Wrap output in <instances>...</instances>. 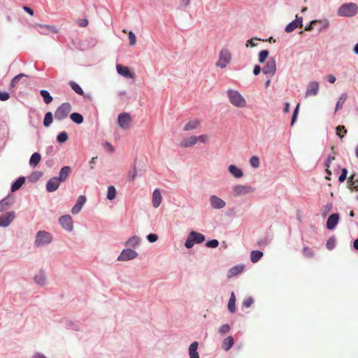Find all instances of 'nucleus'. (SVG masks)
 <instances>
[{
    "mask_svg": "<svg viewBox=\"0 0 358 358\" xmlns=\"http://www.w3.org/2000/svg\"><path fill=\"white\" fill-rule=\"evenodd\" d=\"M347 174H348V170L346 169H345V168L343 169L341 174V176L338 178V181L340 182H344L345 180V179H346V178H347Z\"/></svg>",
    "mask_w": 358,
    "mask_h": 358,
    "instance_id": "obj_52",
    "label": "nucleus"
},
{
    "mask_svg": "<svg viewBox=\"0 0 358 358\" xmlns=\"http://www.w3.org/2000/svg\"><path fill=\"white\" fill-rule=\"evenodd\" d=\"M137 252L131 249H124L117 257L118 261L125 262L133 259L137 257Z\"/></svg>",
    "mask_w": 358,
    "mask_h": 358,
    "instance_id": "obj_10",
    "label": "nucleus"
},
{
    "mask_svg": "<svg viewBox=\"0 0 358 358\" xmlns=\"http://www.w3.org/2000/svg\"><path fill=\"white\" fill-rule=\"evenodd\" d=\"M24 182H25L24 178L21 177V178H18L12 185V186H11V191L13 192H15L17 189H19L22 187V185L24 183Z\"/></svg>",
    "mask_w": 358,
    "mask_h": 358,
    "instance_id": "obj_34",
    "label": "nucleus"
},
{
    "mask_svg": "<svg viewBox=\"0 0 358 358\" xmlns=\"http://www.w3.org/2000/svg\"><path fill=\"white\" fill-rule=\"evenodd\" d=\"M70 86L71 87L72 90L76 92L79 95H83L84 92L83 89L78 85L76 83L73 81L70 82Z\"/></svg>",
    "mask_w": 358,
    "mask_h": 358,
    "instance_id": "obj_41",
    "label": "nucleus"
},
{
    "mask_svg": "<svg viewBox=\"0 0 358 358\" xmlns=\"http://www.w3.org/2000/svg\"><path fill=\"white\" fill-rule=\"evenodd\" d=\"M197 141H200L201 143H206L208 140V136L206 134L200 135L196 136Z\"/></svg>",
    "mask_w": 358,
    "mask_h": 358,
    "instance_id": "obj_59",
    "label": "nucleus"
},
{
    "mask_svg": "<svg viewBox=\"0 0 358 358\" xmlns=\"http://www.w3.org/2000/svg\"><path fill=\"white\" fill-rule=\"evenodd\" d=\"M11 205V201L10 199L6 198L4 199H2L0 201V212H3L6 210H8Z\"/></svg>",
    "mask_w": 358,
    "mask_h": 358,
    "instance_id": "obj_35",
    "label": "nucleus"
},
{
    "mask_svg": "<svg viewBox=\"0 0 358 358\" xmlns=\"http://www.w3.org/2000/svg\"><path fill=\"white\" fill-rule=\"evenodd\" d=\"M253 303H254L253 299L251 297H248L243 301V305L245 308H250L252 305Z\"/></svg>",
    "mask_w": 358,
    "mask_h": 358,
    "instance_id": "obj_55",
    "label": "nucleus"
},
{
    "mask_svg": "<svg viewBox=\"0 0 358 358\" xmlns=\"http://www.w3.org/2000/svg\"><path fill=\"white\" fill-rule=\"evenodd\" d=\"M60 182L61 181L57 177L50 179L46 184L47 191L49 192H52L57 189Z\"/></svg>",
    "mask_w": 358,
    "mask_h": 358,
    "instance_id": "obj_18",
    "label": "nucleus"
},
{
    "mask_svg": "<svg viewBox=\"0 0 358 358\" xmlns=\"http://www.w3.org/2000/svg\"><path fill=\"white\" fill-rule=\"evenodd\" d=\"M250 165L254 168H258L260 165L259 159L258 157L253 156L250 159Z\"/></svg>",
    "mask_w": 358,
    "mask_h": 358,
    "instance_id": "obj_46",
    "label": "nucleus"
},
{
    "mask_svg": "<svg viewBox=\"0 0 358 358\" xmlns=\"http://www.w3.org/2000/svg\"><path fill=\"white\" fill-rule=\"evenodd\" d=\"M229 171L232 176H234L236 178H240L243 176V173L241 171V169H240L236 165L234 164H231L229 166Z\"/></svg>",
    "mask_w": 358,
    "mask_h": 358,
    "instance_id": "obj_24",
    "label": "nucleus"
},
{
    "mask_svg": "<svg viewBox=\"0 0 358 358\" xmlns=\"http://www.w3.org/2000/svg\"><path fill=\"white\" fill-rule=\"evenodd\" d=\"M52 122V114L51 112H48L45 115L43 120V124L45 127H49Z\"/></svg>",
    "mask_w": 358,
    "mask_h": 358,
    "instance_id": "obj_42",
    "label": "nucleus"
},
{
    "mask_svg": "<svg viewBox=\"0 0 358 358\" xmlns=\"http://www.w3.org/2000/svg\"><path fill=\"white\" fill-rule=\"evenodd\" d=\"M116 69L117 73L124 76V78H133L134 76V74L130 71L129 69L127 66H124L121 64H117Z\"/></svg>",
    "mask_w": 358,
    "mask_h": 358,
    "instance_id": "obj_17",
    "label": "nucleus"
},
{
    "mask_svg": "<svg viewBox=\"0 0 358 358\" xmlns=\"http://www.w3.org/2000/svg\"><path fill=\"white\" fill-rule=\"evenodd\" d=\"M254 40L259 41L260 39L257 38H252L247 41V42L245 43V46L247 48H248V47H252V48L255 47L257 44L254 42Z\"/></svg>",
    "mask_w": 358,
    "mask_h": 358,
    "instance_id": "obj_54",
    "label": "nucleus"
},
{
    "mask_svg": "<svg viewBox=\"0 0 358 358\" xmlns=\"http://www.w3.org/2000/svg\"><path fill=\"white\" fill-rule=\"evenodd\" d=\"M335 159V157L329 156L325 161V166L329 168L331 162Z\"/></svg>",
    "mask_w": 358,
    "mask_h": 358,
    "instance_id": "obj_63",
    "label": "nucleus"
},
{
    "mask_svg": "<svg viewBox=\"0 0 358 358\" xmlns=\"http://www.w3.org/2000/svg\"><path fill=\"white\" fill-rule=\"evenodd\" d=\"M200 124V122L196 120H191L187 122L183 128L184 131H190L196 129Z\"/></svg>",
    "mask_w": 358,
    "mask_h": 358,
    "instance_id": "obj_26",
    "label": "nucleus"
},
{
    "mask_svg": "<svg viewBox=\"0 0 358 358\" xmlns=\"http://www.w3.org/2000/svg\"><path fill=\"white\" fill-rule=\"evenodd\" d=\"M117 194L116 189L114 186H110L108 187L107 199L108 200H113L115 198Z\"/></svg>",
    "mask_w": 358,
    "mask_h": 358,
    "instance_id": "obj_40",
    "label": "nucleus"
},
{
    "mask_svg": "<svg viewBox=\"0 0 358 358\" xmlns=\"http://www.w3.org/2000/svg\"><path fill=\"white\" fill-rule=\"evenodd\" d=\"M231 329V327L229 324H223L219 328V333L221 335H224L228 333Z\"/></svg>",
    "mask_w": 358,
    "mask_h": 358,
    "instance_id": "obj_49",
    "label": "nucleus"
},
{
    "mask_svg": "<svg viewBox=\"0 0 358 358\" xmlns=\"http://www.w3.org/2000/svg\"><path fill=\"white\" fill-rule=\"evenodd\" d=\"M71 171V169L69 166H64L59 172V177L57 178L61 182L66 180Z\"/></svg>",
    "mask_w": 358,
    "mask_h": 358,
    "instance_id": "obj_22",
    "label": "nucleus"
},
{
    "mask_svg": "<svg viewBox=\"0 0 358 358\" xmlns=\"http://www.w3.org/2000/svg\"><path fill=\"white\" fill-rule=\"evenodd\" d=\"M71 120L77 124H81L83 122V117L78 113H73L70 115Z\"/></svg>",
    "mask_w": 358,
    "mask_h": 358,
    "instance_id": "obj_39",
    "label": "nucleus"
},
{
    "mask_svg": "<svg viewBox=\"0 0 358 358\" xmlns=\"http://www.w3.org/2000/svg\"><path fill=\"white\" fill-rule=\"evenodd\" d=\"M218 245H219V242L216 239L209 241L206 243V247L212 248H215L217 247Z\"/></svg>",
    "mask_w": 358,
    "mask_h": 358,
    "instance_id": "obj_51",
    "label": "nucleus"
},
{
    "mask_svg": "<svg viewBox=\"0 0 358 358\" xmlns=\"http://www.w3.org/2000/svg\"><path fill=\"white\" fill-rule=\"evenodd\" d=\"M78 24L80 27H85L88 25V20L87 19H80L77 22Z\"/></svg>",
    "mask_w": 358,
    "mask_h": 358,
    "instance_id": "obj_57",
    "label": "nucleus"
},
{
    "mask_svg": "<svg viewBox=\"0 0 358 358\" xmlns=\"http://www.w3.org/2000/svg\"><path fill=\"white\" fill-rule=\"evenodd\" d=\"M244 269V266L243 265H237V266H235L234 267H232L231 268L229 269V272H228V276L229 278H231L233 276H236L238 274L241 273Z\"/></svg>",
    "mask_w": 358,
    "mask_h": 358,
    "instance_id": "obj_28",
    "label": "nucleus"
},
{
    "mask_svg": "<svg viewBox=\"0 0 358 358\" xmlns=\"http://www.w3.org/2000/svg\"><path fill=\"white\" fill-rule=\"evenodd\" d=\"M10 98V95L8 92H0V100L1 101H7Z\"/></svg>",
    "mask_w": 358,
    "mask_h": 358,
    "instance_id": "obj_58",
    "label": "nucleus"
},
{
    "mask_svg": "<svg viewBox=\"0 0 358 358\" xmlns=\"http://www.w3.org/2000/svg\"><path fill=\"white\" fill-rule=\"evenodd\" d=\"M103 146L110 153L113 152L115 150L113 146L108 142H105Z\"/></svg>",
    "mask_w": 358,
    "mask_h": 358,
    "instance_id": "obj_56",
    "label": "nucleus"
},
{
    "mask_svg": "<svg viewBox=\"0 0 358 358\" xmlns=\"http://www.w3.org/2000/svg\"><path fill=\"white\" fill-rule=\"evenodd\" d=\"M264 74L266 75L268 78L273 76L276 71V62L273 57H271L266 62V64L262 69Z\"/></svg>",
    "mask_w": 358,
    "mask_h": 358,
    "instance_id": "obj_6",
    "label": "nucleus"
},
{
    "mask_svg": "<svg viewBox=\"0 0 358 358\" xmlns=\"http://www.w3.org/2000/svg\"><path fill=\"white\" fill-rule=\"evenodd\" d=\"M317 22H319V21H317V20H313V21L310 23V24L307 25V26L305 27V31H310L313 30V24H316V23H317Z\"/></svg>",
    "mask_w": 358,
    "mask_h": 358,
    "instance_id": "obj_62",
    "label": "nucleus"
},
{
    "mask_svg": "<svg viewBox=\"0 0 358 358\" xmlns=\"http://www.w3.org/2000/svg\"><path fill=\"white\" fill-rule=\"evenodd\" d=\"M348 182L350 188L358 191V179L355 178V174L350 177Z\"/></svg>",
    "mask_w": 358,
    "mask_h": 358,
    "instance_id": "obj_37",
    "label": "nucleus"
},
{
    "mask_svg": "<svg viewBox=\"0 0 358 358\" xmlns=\"http://www.w3.org/2000/svg\"><path fill=\"white\" fill-rule=\"evenodd\" d=\"M131 122L132 117L131 115L128 113H122L118 115V125L124 130H127L130 128Z\"/></svg>",
    "mask_w": 358,
    "mask_h": 358,
    "instance_id": "obj_5",
    "label": "nucleus"
},
{
    "mask_svg": "<svg viewBox=\"0 0 358 358\" xmlns=\"http://www.w3.org/2000/svg\"><path fill=\"white\" fill-rule=\"evenodd\" d=\"M162 196L159 189H155L152 193V203L155 208H158L161 204Z\"/></svg>",
    "mask_w": 358,
    "mask_h": 358,
    "instance_id": "obj_19",
    "label": "nucleus"
},
{
    "mask_svg": "<svg viewBox=\"0 0 358 358\" xmlns=\"http://www.w3.org/2000/svg\"><path fill=\"white\" fill-rule=\"evenodd\" d=\"M189 234L194 243H201L205 241V236L201 233L192 231Z\"/></svg>",
    "mask_w": 358,
    "mask_h": 358,
    "instance_id": "obj_23",
    "label": "nucleus"
},
{
    "mask_svg": "<svg viewBox=\"0 0 358 358\" xmlns=\"http://www.w3.org/2000/svg\"><path fill=\"white\" fill-rule=\"evenodd\" d=\"M40 94L46 104H49L52 101V97L47 90H41Z\"/></svg>",
    "mask_w": 358,
    "mask_h": 358,
    "instance_id": "obj_36",
    "label": "nucleus"
},
{
    "mask_svg": "<svg viewBox=\"0 0 358 358\" xmlns=\"http://www.w3.org/2000/svg\"><path fill=\"white\" fill-rule=\"evenodd\" d=\"M86 197L85 196H80L78 198V200L74 205V206L71 209V213L73 215L78 214L82 209L83 206H84L85 203L86 202Z\"/></svg>",
    "mask_w": 358,
    "mask_h": 358,
    "instance_id": "obj_15",
    "label": "nucleus"
},
{
    "mask_svg": "<svg viewBox=\"0 0 358 358\" xmlns=\"http://www.w3.org/2000/svg\"><path fill=\"white\" fill-rule=\"evenodd\" d=\"M52 241V236L50 233H48L45 231H40L38 232L35 243L37 245H42L45 244H48Z\"/></svg>",
    "mask_w": 358,
    "mask_h": 358,
    "instance_id": "obj_7",
    "label": "nucleus"
},
{
    "mask_svg": "<svg viewBox=\"0 0 358 358\" xmlns=\"http://www.w3.org/2000/svg\"><path fill=\"white\" fill-rule=\"evenodd\" d=\"M303 255L306 257H312L314 256V252L310 248L304 247L303 249Z\"/></svg>",
    "mask_w": 358,
    "mask_h": 358,
    "instance_id": "obj_47",
    "label": "nucleus"
},
{
    "mask_svg": "<svg viewBox=\"0 0 358 358\" xmlns=\"http://www.w3.org/2000/svg\"><path fill=\"white\" fill-rule=\"evenodd\" d=\"M227 306L230 313H234L236 312V296L234 292L231 294Z\"/></svg>",
    "mask_w": 358,
    "mask_h": 358,
    "instance_id": "obj_29",
    "label": "nucleus"
},
{
    "mask_svg": "<svg viewBox=\"0 0 358 358\" xmlns=\"http://www.w3.org/2000/svg\"><path fill=\"white\" fill-rule=\"evenodd\" d=\"M68 139V134L66 132H61L57 136V140L59 143H64Z\"/></svg>",
    "mask_w": 358,
    "mask_h": 358,
    "instance_id": "obj_45",
    "label": "nucleus"
},
{
    "mask_svg": "<svg viewBox=\"0 0 358 358\" xmlns=\"http://www.w3.org/2000/svg\"><path fill=\"white\" fill-rule=\"evenodd\" d=\"M15 212L10 211L0 215V227H8L15 219Z\"/></svg>",
    "mask_w": 358,
    "mask_h": 358,
    "instance_id": "obj_11",
    "label": "nucleus"
},
{
    "mask_svg": "<svg viewBox=\"0 0 358 358\" xmlns=\"http://www.w3.org/2000/svg\"><path fill=\"white\" fill-rule=\"evenodd\" d=\"M27 75L24 74V73H20L18 74L17 76H15L13 80H11V83H10V86L12 87H15L19 83V81L20 80V79L23 77H26Z\"/></svg>",
    "mask_w": 358,
    "mask_h": 358,
    "instance_id": "obj_43",
    "label": "nucleus"
},
{
    "mask_svg": "<svg viewBox=\"0 0 358 358\" xmlns=\"http://www.w3.org/2000/svg\"><path fill=\"white\" fill-rule=\"evenodd\" d=\"M128 38L130 45L133 46L136 43V38L133 31H130L128 32Z\"/></svg>",
    "mask_w": 358,
    "mask_h": 358,
    "instance_id": "obj_50",
    "label": "nucleus"
},
{
    "mask_svg": "<svg viewBox=\"0 0 358 358\" xmlns=\"http://www.w3.org/2000/svg\"><path fill=\"white\" fill-rule=\"evenodd\" d=\"M253 191L254 189L250 186L238 185L233 187L232 194L234 196H238L242 194H246L252 192Z\"/></svg>",
    "mask_w": 358,
    "mask_h": 358,
    "instance_id": "obj_9",
    "label": "nucleus"
},
{
    "mask_svg": "<svg viewBox=\"0 0 358 358\" xmlns=\"http://www.w3.org/2000/svg\"><path fill=\"white\" fill-rule=\"evenodd\" d=\"M263 256V252L259 250H252L250 253V260L252 263L257 262Z\"/></svg>",
    "mask_w": 358,
    "mask_h": 358,
    "instance_id": "obj_30",
    "label": "nucleus"
},
{
    "mask_svg": "<svg viewBox=\"0 0 358 358\" xmlns=\"http://www.w3.org/2000/svg\"><path fill=\"white\" fill-rule=\"evenodd\" d=\"M59 222L64 229L71 231L73 229V218L69 215H62L59 219Z\"/></svg>",
    "mask_w": 358,
    "mask_h": 358,
    "instance_id": "obj_8",
    "label": "nucleus"
},
{
    "mask_svg": "<svg viewBox=\"0 0 358 358\" xmlns=\"http://www.w3.org/2000/svg\"><path fill=\"white\" fill-rule=\"evenodd\" d=\"M269 55V52L266 50H264L259 53V62L264 63Z\"/></svg>",
    "mask_w": 358,
    "mask_h": 358,
    "instance_id": "obj_44",
    "label": "nucleus"
},
{
    "mask_svg": "<svg viewBox=\"0 0 358 358\" xmlns=\"http://www.w3.org/2000/svg\"><path fill=\"white\" fill-rule=\"evenodd\" d=\"M303 26V17H299L296 15V19L289 23L285 27V31L287 33H290L294 31L298 27H301Z\"/></svg>",
    "mask_w": 358,
    "mask_h": 358,
    "instance_id": "obj_12",
    "label": "nucleus"
},
{
    "mask_svg": "<svg viewBox=\"0 0 358 358\" xmlns=\"http://www.w3.org/2000/svg\"><path fill=\"white\" fill-rule=\"evenodd\" d=\"M36 26L40 29L39 32L41 34H47V31H51L55 34L58 32L57 28L52 25L37 24Z\"/></svg>",
    "mask_w": 358,
    "mask_h": 358,
    "instance_id": "obj_16",
    "label": "nucleus"
},
{
    "mask_svg": "<svg viewBox=\"0 0 358 358\" xmlns=\"http://www.w3.org/2000/svg\"><path fill=\"white\" fill-rule=\"evenodd\" d=\"M231 60V54L227 48H222L219 54V59L216 62V66L221 69L225 68Z\"/></svg>",
    "mask_w": 358,
    "mask_h": 358,
    "instance_id": "obj_3",
    "label": "nucleus"
},
{
    "mask_svg": "<svg viewBox=\"0 0 358 358\" xmlns=\"http://www.w3.org/2000/svg\"><path fill=\"white\" fill-rule=\"evenodd\" d=\"M319 91V83L315 81L310 82L306 92V96H315Z\"/></svg>",
    "mask_w": 358,
    "mask_h": 358,
    "instance_id": "obj_14",
    "label": "nucleus"
},
{
    "mask_svg": "<svg viewBox=\"0 0 358 358\" xmlns=\"http://www.w3.org/2000/svg\"><path fill=\"white\" fill-rule=\"evenodd\" d=\"M339 215L337 213L331 215L327 221V228L328 229H333L338 224Z\"/></svg>",
    "mask_w": 358,
    "mask_h": 358,
    "instance_id": "obj_20",
    "label": "nucleus"
},
{
    "mask_svg": "<svg viewBox=\"0 0 358 358\" xmlns=\"http://www.w3.org/2000/svg\"><path fill=\"white\" fill-rule=\"evenodd\" d=\"M210 203L211 206L215 209H221L226 206L225 201L215 195L210 196Z\"/></svg>",
    "mask_w": 358,
    "mask_h": 358,
    "instance_id": "obj_13",
    "label": "nucleus"
},
{
    "mask_svg": "<svg viewBox=\"0 0 358 358\" xmlns=\"http://www.w3.org/2000/svg\"><path fill=\"white\" fill-rule=\"evenodd\" d=\"M234 338L231 336L225 338L222 343V348L225 350L228 351L234 345Z\"/></svg>",
    "mask_w": 358,
    "mask_h": 358,
    "instance_id": "obj_27",
    "label": "nucleus"
},
{
    "mask_svg": "<svg viewBox=\"0 0 358 358\" xmlns=\"http://www.w3.org/2000/svg\"><path fill=\"white\" fill-rule=\"evenodd\" d=\"M139 243L140 238L136 236H134L126 242V245L129 247H135L138 245Z\"/></svg>",
    "mask_w": 358,
    "mask_h": 358,
    "instance_id": "obj_38",
    "label": "nucleus"
},
{
    "mask_svg": "<svg viewBox=\"0 0 358 358\" xmlns=\"http://www.w3.org/2000/svg\"><path fill=\"white\" fill-rule=\"evenodd\" d=\"M357 10L358 7L356 3H344L338 8L337 14L341 17H352L356 15Z\"/></svg>",
    "mask_w": 358,
    "mask_h": 358,
    "instance_id": "obj_2",
    "label": "nucleus"
},
{
    "mask_svg": "<svg viewBox=\"0 0 358 358\" xmlns=\"http://www.w3.org/2000/svg\"><path fill=\"white\" fill-rule=\"evenodd\" d=\"M227 94L229 98V102L234 106L241 108L246 106V100L238 91L229 89L227 91Z\"/></svg>",
    "mask_w": 358,
    "mask_h": 358,
    "instance_id": "obj_1",
    "label": "nucleus"
},
{
    "mask_svg": "<svg viewBox=\"0 0 358 358\" xmlns=\"http://www.w3.org/2000/svg\"><path fill=\"white\" fill-rule=\"evenodd\" d=\"M261 70H262L261 67L259 65H256L254 68L253 73L255 76H257L260 73Z\"/></svg>",
    "mask_w": 358,
    "mask_h": 358,
    "instance_id": "obj_64",
    "label": "nucleus"
},
{
    "mask_svg": "<svg viewBox=\"0 0 358 358\" xmlns=\"http://www.w3.org/2000/svg\"><path fill=\"white\" fill-rule=\"evenodd\" d=\"M347 133V130L345 129L344 126H338L336 127V134L340 138L343 137V134Z\"/></svg>",
    "mask_w": 358,
    "mask_h": 358,
    "instance_id": "obj_48",
    "label": "nucleus"
},
{
    "mask_svg": "<svg viewBox=\"0 0 358 358\" xmlns=\"http://www.w3.org/2000/svg\"><path fill=\"white\" fill-rule=\"evenodd\" d=\"M199 343L196 341L193 342L189 348V355L190 358H199V354L197 352Z\"/></svg>",
    "mask_w": 358,
    "mask_h": 358,
    "instance_id": "obj_25",
    "label": "nucleus"
},
{
    "mask_svg": "<svg viewBox=\"0 0 358 358\" xmlns=\"http://www.w3.org/2000/svg\"><path fill=\"white\" fill-rule=\"evenodd\" d=\"M35 282L39 285H44L46 281V278L43 272H39L34 277Z\"/></svg>",
    "mask_w": 358,
    "mask_h": 358,
    "instance_id": "obj_33",
    "label": "nucleus"
},
{
    "mask_svg": "<svg viewBox=\"0 0 358 358\" xmlns=\"http://www.w3.org/2000/svg\"><path fill=\"white\" fill-rule=\"evenodd\" d=\"M299 104H298L294 111V113H293V115H292V122H291V125H293L296 119V116H297V114H298V110H299Z\"/></svg>",
    "mask_w": 358,
    "mask_h": 358,
    "instance_id": "obj_61",
    "label": "nucleus"
},
{
    "mask_svg": "<svg viewBox=\"0 0 358 358\" xmlns=\"http://www.w3.org/2000/svg\"><path fill=\"white\" fill-rule=\"evenodd\" d=\"M348 95L346 93H343L340 97L338 101L336 103V108H335V113H336L337 110L341 109L347 99Z\"/></svg>",
    "mask_w": 358,
    "mask_h": 358,
    "instance_id": "obj_31",
    "label": "nucleus"
},
{
    "mask_svg": "<svg viewBox=\"0 0 358 358\" xmlns=\"http://www.w3.org/2000/svg\"><path fill=\"white\" fill-rule=\"evenodd\" d=\"M194 244L192 238H190V234H189L187 238L185 241V245L187 248H191Z\"/></svg>",
    "mask_w": 358,
    "mask_h": 358,
    "instance_id": "obj_53",
    "label": "nucleus"
},
{
    "mask_svg": "<svg viewBox=\"0 0 358 358\" xmlns=\"http://www.w3.org/2000/svg\"><path fill=\"white\" fill-rule=\"evenodd\" d=\"M147 238L150 242L153 243L157 241L158 236L154 234H150L147 236Z\"/></svg>",
    "mask_w": 358,
    "mask_h": 358,
    "instance_id": "obj_60",
    "label": "nucleus"
},
{
    "mask_svg": "<svg viewBox=\"0 0 358 358\" xmlns=\"http://www.w3.org/2000/svg\"><path fill=\"white\" fill-rule=\"evenodd\" d=\"M41 155L38 152H34L30 158L29 164L32 166H36L38 165L41 161Z\"/></svg>",
    "mask_w": 358,
    "mask_h": 358,
    "instance_id": "obj_32",
    "label": "nucleus"
},
{
    "mask_svg": "<svg viewBox=\"0 0 358 358\" xmlns=\"http://www.w3.org/2000/svg\"><path fill=\"white\" fill-rule=\"evenodd\" d=\"M197 142V138L195 136H192L190 137L182 139L180 142V147L182 148H187L194 145Z\"/></svg>",
    "mask_w": 358,
    "mask_h": 358,
    "instance_id": "obj_21",
    "label": "nucleus"
},
{
    "mask_svg": "<svg viewBox=\"0 0 358 358\" xmlns=\"http://www.w3.org/2000/svg\"><path fill=\"white\" fill-rule=\"evenodd\" d=\"M71 110V106L69 103H64L59 106L55 112V117L58 120L67 117Z\"/></svg>",
    "mask_w": 358,
    "mask_h": 358,
    "instance_id": "obj_4",
    "label": "nucleus"
}]
</instances>
